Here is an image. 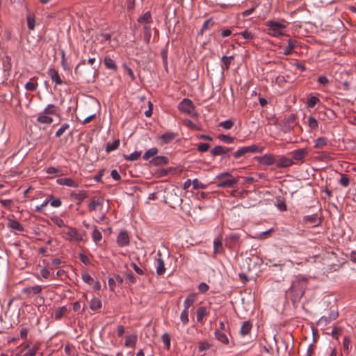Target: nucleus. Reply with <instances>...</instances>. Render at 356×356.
I'll list each match as a JSON object with an SVG mask.
<instances>
[{
    "instance_id": "nucleus-40",
    "label": "nucleus",
    "mask_w": 356,
    "mask_h": 356,
    "mask_svg": "<svg viewBox=\"0 0 356 356\" xmlns=\"http://www.w3.org/2000/svg\"><path fill=\"white\" fill-rule=\"evenodd\" d=\"M38 122L42 124H50L53 122V119L51 117L40 115L37 119Z\"/></svg>"
},
{
    "instance_id": "nucleus-19",
    "label": "nucleus",
    "mask_w": 356,
    "mask_h": 356,
    "mask_svg": "<svg viewBox=\"0 0 356 356\" xmlns=\"http://www.w3.org/2000/svg\"><path fill=\"white\" fill-rule=\"evenodd\" d=\"M104 64L105 67L108 69L113 71H117L118 66L115 64V62L109 56H106L104 58Z\"/></svg>"
},
{
    "instance_id": "nucleus-21",
    "label": "nucleus",
    "mask_w": 356,
    "mask_h": 356,
    "mask_svg": "<svg viewBox=\"0 0 356 356\" xmlns=\"http://www.w3.org/2000/svg\"><path fill=\"white\" fill-rule=\"evenodd\" d=\"M234 56H223L221 58V61L223 63V66L222 67L223 70H228L230 67V65L232 60H234Z\"/></svg>"
},
{
    "instance_id": "nucleus-29",
    "label": "nucleus",
    "mask_w": 356,
    "mask_h": 356,
    "mask_svg": "<svg viewBox=\"0 0 356 356\" xmlns=\"http://www.w3.org/2000/svg\"><path fill=\"white\" fill-rule=\"evenodd\" d=\"M137 336L135 334L127 336L125 341V346L133 348L136 346Z\"/></svg>"
},
{
    "instance_id": "nucleus-44",
    "label": "nucleus",
    "mask_w": 356,
    "mask_h": 356,
    "mask_svg": "<svg viewBox=\"0 0 356 356\" xmlns=\"http://www.w3.org/2000/svg\"><path fill=\"white\" fill-rule=\"evenodd\" d=\"M248 153V148H247V146H245V147H243L240 148L239 149H238L237 151H236L234 153L233 156L236 159H237Z\"/></svg>"
},
{
    "instance_id": "nucleus-61",
    "label": "nucleus",
    "mask_w": 356,
    "mask_h": 356,
    "mask_svg": "<svg viewBox=\"0 0 356 356\" xmlns=\"http://www.w3.org/2000/svg\"><path fill=\"white\" fill-rule=\"evenodd\" d=\"M241 35L244 39L246 40H252L254 38V35L248 30H245L244 31L241 32Z\"/></svg>"
},
{
    "instance_id": "nucleus-46",
    "label": "nucleus",
    "mask_w": 356,
    "mask_h": 356,
    "mask_svg": "<svg viewBox=\"0 0 356 356\" xmlns=\"http://www.w3.org/2000/svg\"><path fill=\"white\" fill-rule=\"evenodd\" d=\"M234 125V122L232 120H227L223 122H220L219 126L222 127L226 130L231 129Z\"/></svg>"
},
{
    "instance_id": "nucleus-3",
    "label": "nucleus",
    "mask_w": 356,
    "mask_h": 356,
    "mask_svg": "<svg viewBox=\"0 0 356 356\" xmlns=\"http://www.w3.org/2000/svg\"><path fill=\"white\" fill-rule=\"evenodd\" d=\"M266 26L268 27V33L274 37L284 35L283 31L286 29L284 24L273 20L267 21Z\"/></svg>"
},
{
    "instance_id": "nucleus-64",
    "label": "nucleus",
    "mask_w": 356,
    "mask_h": 356,
    "mask_svg": "<svg viewBox=\"0 0 356 356\" xmlns=\"http://www.w3.org/2000/svg\"><path fill=\"white\" fill-rule=\"evenodd\" d=\"M316 349L314 344H310L307 348L306 356H313Z\"/></svg>"
},
{
    "instance_id": "nucleus-39",
    "label": "nucleus",
    "mask_w": 356,
    "mask_h": 356,
    "mask_svg": "<svg viewBox=\"0 0 356 356\" xmlns=\"http://www.w3.org/2000/svg\"><path fill=\"white\" fill-rule=\"evenodd\" d=\"M247 148L248 153H262L264 151V147L257 145L247 146Z\"/></svg>"
},
{
    "instance_id": "nucleus-34",
    "label": "nucleus",
    "mask_w": 356,
    "mask_h": 356,
    "mask_svg": "<svg viewBox=\"0 0 356 356\" xmlns=\"http://www.w3.org/2000/svg\"><path fill=\"white\" fill-rule=\"evenodd\" d=\"M207 315V309L204 307H200L197 310V320L202 322L204 317Z\"/></svg>"
},
{
    "instance_id": "nucleus-20",
    "label": "nucleus",
    "mask_w": 356,
    "mask_h": 356,
    "mask_svg": "<svg viewBox=\"0 0 356 356\" xmlns=\"http://www.w3.org/2000/svg\"><path fill=\"white\" fill-rule=\"evenodd\" d=\"M156 271L159 275H163L165 272L164 261L161 257L156 259Z\"/></svg>"
},
{
    "instance_id": "nucleus-49",
    "label": "nucleus",
    "mask_w": 356,
    "mask_h": 356,
    "mask_svg": "<svg viewBox=\"0 0 356 356\" xmlns=\"http://www.w3.org/2000/svg\"><path fill=\"white\" fill-rule=\"evenodd\" d=\"M70 128V125L67 123H64L61 125V127L58 129V131L56 132L55 136L56 138L60 137L63 133Z\"/></svg>"
},
{
    "instance_id": "nucleus-48",
    "label": "nucleus",
    "mask_w": 356,
    "mask_h": 356,
    "mask_svg": "<svg viewBox=\"0 0 356 356\" xmlns=\"http://www.w3.org/2000/svg\"><path fill=\"white\" fill-rule=\"evenodd\" d=\"M339 184L343 187H348L350 184V178L346 174H341L339 181Z\"/></svg>"
},
{
    "instance_id": "nucleus-38",
    "label": "nucleus",
    "mask_w": 356,
    "mask_h": 356,
    "mask_svg": "<svg viewBox=\"0 0 356 356\" xmlns=\"http://www.w3.org/2000/svg\"><path fill=\"white\" fill-rule=\"evenodd\" d=\"M72 196H73L75 200H79V202L78 204H80L81 202L87 197V194L85 191H82L79 193H72Z\"/></svg>"
},
{
    "instance_id": "nucleus-15",
    "label": "nucleus",
    "mask_w": 356,
    "mask_h": 356,
    "mask_svg": "<svg viewBox=\"0 0 356 356\" xmlns=\"http://www.w3.org/2000/svg\"><path fill=\"white\" fill-rule=\"evenodd\" d=\"M298 46V42L296 40L290 39L287 45L284 48L283 54L286 56L291 54L293 50Z\"/></svg>"
},
{
    "instance_id": "nucleus-41",
    "label": "nucleus",
    "mask_w": 356,
    "mask_h": 356,
    "mask_svg": "<svg viewBox=\"0 0 356 356\" xmlns=\"http://www.w3.org/2000/svg\"><path fill=\"white\" fill-rule=\"evenodd\" d=\"M58 110V108L56 105H54V104H49L44 108L43 113L44 114L54 115V114L56 113Z\"/></svg>"
},
{
    "instance_id": "nucleus-35",
    "label": "nucleus",
    "mask_w": 356,
    "mask_h": 356,
    "mask_svg": "<svg viewBox=\"0 0 356 356\" xmlns=\"http://www.w3.org/2000/svg\"><path fill=\"white\" fill-rule=\"evenodd\" d=\"M67 312L65 306H63L57 309L54 313V318L56 320H60Z\"/></svg>"
},
{
    "instance_id": "nucleus-43",
    "label": "nucleus",
    "mask_w": 356,
    "mask_h": 356,
    "mask_svg": "<svg viewBox=\"0 0 356 356\" xmlns=\"http://www.w3.org/2000/svg\"><path fill=\"white\" fill-rule=\"evenodd\" d=\"M224 147L221 145H217L214 148L211 150V154L212 156H219L224 154Z\"/></svg>"
},
{
    "instance_id": "nucleus-2",
    "label": "nucleus",
    "mask_w": 356,
    "mask_h": 356,
    "mask_svg": "<svg viewBox=\"0 0 356 356\" xmlns=\"http://www.w3.org/2000/svg\"><path fill=\"white\" fill-rule=\"evenodd\" d=\"M216 179L219 181L217 186L219 188L232 187L237 184L238 179L233 178L229 172H222L216 177Z\"/></svg>"
},
{
    "instance_id": "nucleus-24",
    "label": "nucleus",
    "mask_w": 356,
    "mask_h": 356,
    "mask_svg": "<svg viewBox=\"0 0 356 356\" xmlns=\"http://www.w3.org/2000/svg\"><path fill=\"white\" fill-rule=\"evenodd\" d=\"M214 25V22L213 21L212 18H209L204 21L200 32L199 35H203L204 32L207 31V29L211 28Z\"/></svg>"
},
{
    "instance_id": "nucleus-7",
    "label": "nucleus",
    "mask_w": 356,
    "mask_h": 356,
    "mask_svg": "<svg viewBox=\"0 0 356 356\" xmlns=\"http://www.w3.org/2000/svg\"><path fill=\"white\" fill-rule=\"evenodd\" d=\"M68 230L65 232V234L67 236L66 239L69 241H82L81 235L77 232L75 228L67 227Z\"/></svg>"
},
{
    "instance_id": "nucleus-63",
    "label": "nucleus",
    "mask_w": 356,
    "mask_h": 356,
    "mask_svg": "<svg viewBox=\"0 0 356 356\" xmlns=\"http://www.w3.org/2000/svg\"><path fill=\"white\" fill-rule=\"evenodd\" d=\"M210 348H211V345L207 341L201 342L198 347L200 351L207 350L209 349Z\"/></svg>"
},
{
    "instance_id": "nucleus-30",
    "label": "nucleus",
    "mask_w": 356,
    "mask_h": 356,
    "mask_svg": "<svg viewBox=\"0 0 356 356\" xmlns=\"http://www.w3.org/2000/svg\"><path fill=\"white\" fill-rule=\"evenodd\" d=\"M213 250L215 254H219L222 252L223 247L222 240L220 238L215 239L213 242Z\"/></svg>"
},
{
    "instance_id": "nucleus-59",
    "label": "nucleus",
    "mask_w": 356,
    "mask_h": 356,
    "mask_svg": "<svg viewBox=\"0 0 356 356\" xmlns=\"http://www.w3.org/2000/svg\"><path fill=\"white\" fill-rule=\"evenodd\" d=\"M209 147L210 145L208 143H200L197 147V150L200 152H205L209 150Z\"/></svg>"
},
{
    "instance_id": "nucleus-42",
    "label": "nucleus",
    "mask_w": 356,
    "mask_h": 356,
    "mask_svg": "<svg viewBox=\"0 0 356 356\" xmlns=\"http://www.w3.org/2000/svg\"><path fill=\"white\" fill-rule=\"evenodd\" d=\"M140 156H141V152L136 151V152L130 154L129 155H124V156L127 161H134L138 160L140 157Z\"/></svg>"
},
{
    "instance_id": "nucleus-47",
    "label": "nucleus",
    "mask_w": 356,
    "mask_h": 356,
    "mask_svg": "<svg viewBox=\"0 0 356 356\" xmlns=\"http://www.w3.org/2000/svg\"><path fill=\"white\" fill-rule=\"evenodd\" d=\"M47 200H49V202H50L51 206L53 207H58L62 203L60 199H54L51 195L47 197Z\"/></svg>"
},
{
    "instance_id": "nucleus-28",
    "label": "nucleus",
    "mask_w": 356,
    "mask_h": 356,
    "mask_svg": "<svg viewBox=\"0 0 356 356\" xmlns=\"http://www.w3.org/2000/svg\"><path fill=\"white\" fill-rule=\"evenodd\" d=\"M159 150L156 147H152L147 150L143 154V159L145 161L149 160L151 157L154 156L157 154Z\"/></svg>"
},
{
    "instance_id": "nucleus-17",
    "label": "nucleus",
    "mask_w": 356,
    "mask_h": 356,
    "mask_svg": "<svg viewBox=\"0 0 356 356\" xmlns=\"http://www.w3.org/2000/svg\"><path fill=\"white\" fill-rule=\"evenodd\" d=\"M307 154V150L304 148L298 149L292 152L293 159L296 161L302 160Z\"/></svg>"
},
{
    "instance_id": "nucleus-6",
    "label": "nucleus",
    "mask_w": 356,
    "mask_h": 356,
    "mask_svg": "<svg viewBox=\"0 0 356 356\" xmlns=\"http://www.w3.org/2000/svg\"><path fill=\"white\" fill-rule=\"evenodd\" d=\"M116 243L120 247H124L129 245L130 240L127 231H121L116 238Z\"/></svg>"
},
{
    "instance_id": "nucleus-1",
    "label": "nucleus",
    "mask_w": 356,
    "mask_h": 356,
    "mask_svg": "<svg viewBox=\"0 0 356 356\" xmlns=\"http://www.w3.org/2000/svg\"><path fill=\"white\" fill-rule=\"evenodd\" d=\"M306 288L307 279L297 277L293 280L289 289L292 300L293 302L299 301L303 296Z\"/></svg>"
},
{
    "instance_id": "nucleus-5",
    "label": "nucleus",
    "mask_w": 356,
    "mask_h": 356,
    "mask_svg": "<svg viewBox=\"0 0 356 356\" xmlns=\"http://www.w3.org/2000/svg\"><path fill=\"white\" fill-rule=\"evenodd\" d=\"M275 161V165L278 168H288L294 163L292 159L287 158L284 156H276Z\"/></svg>"
},
{
    "instance_id": "nucleus-56",
    "label": "nucleus",
    "mask_w": 356,
    "mask_h": 356,
    "mask_svg": "<svg viewBox=\"0 0 356 356\" xmlns=\"http://www.w3.org/2000/svg\"><path fill=\"white\" fill-rule=\"evenodd\" d=\"M193 186L194 189H203L205 188V185L200 182L197 179H193Z\"/></svg>"
},
{
    "instance_id": "nucleus-57",
    "label": "nucleus",
    "mask_w": 356,
    "mask_h": 356,
    "mask_svg": "<svg viewBox=\"0 0 356 356\" xmlns=\"http://www.w3.org/2000/svg\"><path fill=\"white\" fill-rule=\"evenodd\" d=\"M296 115L293 114H291L286 119V123L289 124V126L291 129L293 128L294 124H296Z\"/></svg>"
},
{
    "instance_id": "nucleus-8",
    "label": "nucleus",
    "mask_w": 356,
    "mask_h": 356,
    "mask_svg": "<svg viewBox=\"0 0 356 356\" xmlns=\"http://www.w3.org/2000/svg\"><path fill=\"white\" fill-rule=\"evenodd\" d=\"M339 316L338 311L332 309L330 312L328 316H322L318 321V325H327L330 321L335 320Z\"/></svg>"
},
{
    "instance_id": "nucleus-16",
    "label": "nucleus",
    "mask_w": 356,
    "mask_h": 356,
    "mask_svg": "<svg viewBox=\"0 0 356 356\" xmlns=\"http://www.w3.org/2000/svg\"><path fill=\"white\" fill-rule=\"evenodd\" d=\"M168 158L164 156H157L150 161V163L154 166L165 165L168 163Z\"/></svg>"
},
{
    "instance_id": "nucleus-37",
    "label": "nucleus",
    "mask_w": 356,
    "mask_h": 356,
    "mask_svg": "<svg viewBox=\"0 0 356 356\" xmlns=\"http://www.w3.org/2000/svg\"><path fill=\"white\" fill-rule=\"evenodd\" d=\"M120 145V140H114L113 143H108L106 144V151L107 152H110L111 151H113L116 149H118V147H119Z\"/></svg>"
},
{
    "instance_id": "nucleus-36",
    "label": "nucleus",
    "mask_w": 356,
    "mask_h": 356,
    "mask_svg": "<svg viewBox=\"0 0 356 356\" xmlns=\"http://www.w3.org/2000/svg\"><path fill=\"white\" fill-rule=\"evenodd\" d=\"M92 240L94 241V242H95L96 243H97L102 239V234L101 232L99 229H97V227H94V229H93V232L92 234Z\"/></svg>"
},
{
    "instance_id": "nucleus-33",
    "label": "nucleus",
    "mask_w": 356,
    "mask_h": 356,
    "mask_svg": "<svg viewBox=\"0 0 356 356\" xmlns=\"http://www.w3.org/2000/svg\"><path fill=\"white\" fill-rule=\"evenodd\" d=\"M103 199L99 198L97 200L91 201L88 204V209L90 211H95L98 206H100L103 204Z\"/></svg>"
},
{
    "instance_id": "nucleus-4",
    "label": "nucleus",
    "mask_w": 356,
    "mask_h": 356,
    "mask_svg": "<svg viewBox=\"0 0 356 356\" xmlns=\"http://www.w3.org/2000/svg\"><path fill=\"white\" fill-rule=\"evenodd\" d=\"M178 108L181 112L192 114L195 111V106L193 102L189 99H184L178 105Z\"/></svg>"
},
{
    "instance_id": "nucleus-31",
    "label": "nucleus",
    "mask_w": 356,
    "mask_h": 356,
    "mask_svg": "<svg viewBox=\"0 0 356 356\" xmlns=\"http://www.w3.org/2000/svg\"><path fill=\"white\" fill-rule=\"evenodd\" d=\"M175 138V134L172 132H167L162 134L160 138L163 140L165 144L170 143Z\"/></svg>"
},
{
    "instance_id": "nucleus-32",
    "label": "nucleus",
    "mask_w": 356,
    "mask_h": 356,
    "mask_svg": "<svg viewBox=\"0 0 356 356\" xmlns=\"http://www.w3.org/2000/svg\"><path fill=\"white\" fill-rule=\"evenodd\" d=\"M327 139L325 137H320L315 140L314 147L323 148L327 145Z\"/></svg>"
},
{
    "instance_id": "nucleus-11",
    "label": "nucleus",
    "mask_w": 356,
    "mask_h": 356,
    "mask_svg": "<svg viewBox=\"0 0 356 356\" xmlns=\"http://www.w3.org/2000/svg\"><path fill=\"white\" fill-rule=\"evenodd\" d=\"M57 184L62 186H67L70 187L76 188L79 184L70 177L59 178L56 180Z\"/></svg>"
},
{
    "instance_id": "nucleus-45",
    "label": "nucleus",
    "mask_w": 356,
    "mask_h": 356,
    "mask_svg": "<svg viewBox=\"0 0 356 356\" xmlns=\"http://www.w3.org/2000/svg\"><path fill=\"white\" fill-rule=\"evenodd\" d=\"M218 138L220 141L225 142V143H228V144L234 143V141L235 140V138L234 137H231L230 136L225 135V134H220L218 136Z\"/></svg>"
},
{
    "instance_id": "nucleus-18",
    "label": "nucleus",
    "mask_w": 356,
    "mask_h": 356,
    "mask_svg": "<svg viewBox=\"0 0 356 356\" xmlns=\"http://www.w3.org/2000/svg\"><path fill=\"white\" fill-rule=\"evenodd\" d=\"M215 338L223 344H229V339L227 336L221 330H217L214 332Z\"/></svg>"
},
{
    "instance_id": "nucleus-52",
    "label": "nucleus",
    "mask_w": 356,
    "mask_h": 356,
    "mask_svg": "<svg viewBox=\"0 0 356 356\" xmlns=\"http://www.w3.org/2000/svg\"><path fill=\"white\" fill-rule=\"evenodd\" d=\"M308 124L312 129H316L318 128V122L316 119L312 115L308 118Z\"/></svg>"
},
{
    "instance_id": "nucleus-54",
    "label": "nucleus",
    "mask_w": 356,
    "mask_h": 356,
    "mask_svg": "<svg viewBox=\"0 0 356 356\" xmlns=\"http://www.w3.org/2000/svg\"><path fill=\"white\" fill-rule=\"evenodd\" d=\"M162 341L165 344L166 348L168 350L170 349V336L168 333L165 332L162 335Z\"/></svg>"
},
{
    "instance_id": "nucleus-55",
    "label": "nucleus",
    "mask_w": 356,
    "mask_h": 356,
    "mask_svg": "<svg viewBox=\"0 0 356 356\" xmlns=\"http://www.w3.org/2000/svg\"><path fill=\"white\" fill-rule=\"evenodd\" d=\"M319 102V99L317 97L312 96L307 101V106L309 108H313L316 106L317 103Z\"/></svg>"
},
{
    "instance_id": "nucleus-13",
    "label": "nucleus",
    "mask_w": 356,
    "mask_h": 356,
    "mask_svg": "<svg viewBox=\"0 0 356 356\" xmlns=\"http://www.w3.org/2000/svg\"><path fill=\"white\" fill-rule=\"evenodd\" d=\"M47 74L51 77L52 81L55 82L56 85H61L63 83V81L56 70L50 68L49 69Z\"/></svg>"
},
{
    "instance_id": "nucleus-53",
    "label": "nucleus",
    "mask_w": 356,
    "mask_h": 356,
    "mask_svg": "<svg viewBox=\"0 0 356 356\" xmlns=\"http://www.w3.org/2000/svg\"><path fill=\"white\" fill-rule=\"evenodd\" d=\"M181 322L186 325L188 323V310L184 309L180 315Z\"/></svg>"
},
{
    "instance_id": "nucleus-12",
    "label": "nucleus",
    "mask_w": 356,
    "mask_h": 356,
    "mask_svg": "<svg viewBox=\"0 0 356 356\" xmlns=\"http://www.w3.org/2000/svg\"><path fill=\"white\" fill-rule=\"evenodd\" d=\"M8 227L12 230L17 232H22L24 230V227L17 220L9 218L8 220Z\"/></svg>"
},
{
    "instance_id": "nucleus-23",
    "label": "nucleus",
    "mask_w": 356,
    "mask_h": 356,
    "mask_svg": "<svg viewBox=\"0 0 356 356\" xmlns=\"http://www.w3.org/2000/svg\"><path fill=\"white\" fill-rule=\"evenodd\" d=\"M195 293H191L189 296H188L184 302V309L188 310L190 307L195 302Z\"/></svg>"
},
{
    "instance_id": "nucleus-14",
    "label": "nucleus",
    "mask_w": 356,
    "mask_h": 356,
    "mask_svg": "<svg viewBox=\"0 0 356 356\" xmlns=\"http://www.w3.org/2000/svg\"><path fill=\"white\" fill-rule=\"evenodd\" d=\"M239 235L236 234H232L227 238L226 245L229 248H232L236 245L239 241Z\"/></svg>"
},
{
    "instance_id": "nucleus-26",
    "label": "nucleus",
    "mask_w": 356,
    "mask_h": 356,
    "mask_svg": "<svg viewBox=\"0 0 356 356\" xmlns=\"http://www.w3.org/2000/svg\"><path fill=\"white\" fill-rule=\"evenodd\" d=\"M102 305V301L98 298H92L90 302V308L93 311L100 309Z\"/></svg>"
},
{
    "instance_id": "nucleus-58",
    "label": "nucleus",
    "mask_w": 356,
    "mask_h": 356,
    "mask_svg": "<svg viewBox=\"0 0 356 356\" xmlns=\"http://www.w3.org/2000/svg\"><path fill=\"white\" fill-rule=\"evenodd\" d=\"M82 279L86 283L88 284H92L93 282V278L87 273L82 274Z\"/></svg>"
},
{
    "instance_id": "nucleus-50",
    "label": "nucleus",
    "mask_w": 356,
    "mask_h": 356,
    "mask_svg": "<svg viewBox=\"0 0 356 356\" xmlns=\"http://www.w3.org/2000/svg\"><path fill=\"white\" fill-rule=\"evenodd\" d=\"M37 86L38 83L33 81V79H31L26 83L25 88L29 91H35L37 88Z\"/></svg>"
},
{
    "instance_id": "nucleus-25",
    "label": "nucleus",
    "mask_w": 356,
    "mask_h": 356,
    "mask_svg": "<svg viewBox=\"0 0 356 356\" xmlns=\"http://www.w3.org/2000/svg\"><path fill=\"white\" fill-rule=\"evenodd\" d=\"M143 38L144 41L148 44L149 43L150 38H151V27L150 25L145 24L143 26Z\"/></svg>"
},
{
    "instance_id": "nucleus-22",
    "label": "nucleus",
    "mask_w": 356,
    "mask_h": 356,
    "mask_svg": "<svg viewBox=\"0 0 356 356\" xmlns=\"http://www.w3.org/2000/svg\"><path fill=\"white\" fill-rule=\"evenodd\" d=\"M138 22L149 25V24L152 22V18L150 12L147 11L143 16L140 17L138 19Z\"/></svg>"
},
{
    "instance_id": "nucleus-9",
    "label": "nucleus",
    "mask_w": 356,
    "mask_h": 356,
    "mask_svg": "<svg viewBox=\"0 0 356 356\" xmlns=\"http://www.w3.org/2000/svg\"><path fill=\"white\" fill-rule=\"evenodd\" d=\"M275 157L276 156L270 154H266L261 157L257 158V161L260 164L265 165H270L273 164H275Z\"/></svg>"
},
{
    "instance_id": "nucleus-62",
    "label": "nucleus",
    "mask_w": 356,
    "mask_h": 356,
    "mask_svg": "<svg viewBox=\"0 0 356 356\" xmlns=\"http://www.w3.org/2000/svg\"><path fill=\"white\" fill-rule=\"evenodd\" d=\"M350 346V339L348 337H345L343 341V347L347 352L349 350Z\"/></svg>"
},
{
    "instance_id": "nucleus-10",
    "label": "nucleus",
    "mask_w": 356,
    "mask_h": 356,
    "mask_svg": "<svg viewBox=\"0 0 356 356\" xmlns=\"http://www.w3.org/2000/svg\"><path fill=\"white\" fill-rule=\"evenodd\" d=\"M302 221L305 224H312L314 225V227L320 226L322 222L321 218H318L317 214L305 216H304Z\"/></svg>"
},
{
    "instance_id": "nucleus-27",
    "label": "nucleus",
    "mask_w": 356,
    "mask_h": 356,
    "mask_svg": "<svg viewBox=\"0 0 356 356\" xmlns=\"http://www.w3.org/2000/svg\"><path fill=\"white\" fill-rule=\"evenodd\" d=\"M252 329V323L250 321H245L241 327V334L243 336L248 334Z\"/></svg>"
},
{
    "instance_id": "nucleus-51",
    "label": "nucleus",
    "mask_w": 356,
    "mask_h": 356,
    "mask_svg": "<svg viewBox=\"0 0 356 356\" xmlns=\"http://www.w3.org/2000/svg\"><path fill=\"white\" fill-rule=\"evenodd\" d=\"M27 26L30 30H33L35 28V17L33 15H29L26 17Z\"/></svg>"
},
{
    "instance_id": "nucleus-60",
    "label": "nucleus",
    "mask_w": 356,
    "mask_h": 356,
    "mask_svg": "<svg viewBox=\"0 0 356 356\" xmlns=\"http://www.w3.org/2000/svg\"><path fill=\"white\" fill-rule=\"evenodd\" d=\"M53 222L59 227H65V224L63 220L59 217H55L52 218Z\"/></svg>"
}]
</instances>
